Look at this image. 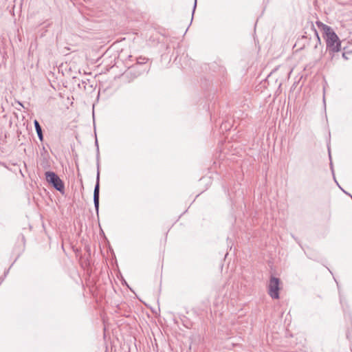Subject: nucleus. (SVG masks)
<instances>
[{
    "mask_svg": "<svg viewBox=\"0 0 352 352\" xmlns=\"http://www.w3.org/2000/svg\"><path fill=\"white\" fill-rule=\"evenodd\" d=\"M316 23L318 28L322 31L323 37L326 41L327 50L333 56L334 53L341 50V41L330 26L320 21H317Z\"/></svg>",
    "mask_w": 352,
    "mask_h": 352,
    "instance_id": "obj_1",
    "label": "nucleus"
},
{
    "mask_svg": "<svg viewBox=\"0 0 352 352\" xmlns=\"http://www.w3.org/2000/svg\"><path fill=\"white\" fill-rule=\"evenodd\" d=\"M142 63L139 60L136 64L130 67L124 74L123 77L126 79L127 82H130L134 79L140 76L145 69H142Z\"/></svg>",
    "mask_w": 352,
    "mask_h": 352,
    "instance_id": "obj_2",
    "label": "nucleus"
},
{
    "mask_svg": "<svg viewBox=\"0 0 352 352\" xmlns=\"http://www.w3.org/2000/svg\"><path fill=\"white\" fill-rule=\"evenodd\" d=\"M45 175L47 182L52 184L56 190L63 194L65 191V185L58 175L52 171H47Z\"/></svg>",
    "mask_w": 352,
    "mask_h": 352,
    "instance_id": "obj_3",
    "label": "nucleus"
},
{
    "mask_svg": "<svg viewBox=\"0 0 352 352\" xmlns=\"http://www.w3.org/2000/svg\"><path fill=\"white\" fill-rule=\"evenodd\" d=\"M96 144L97 145V159L99 160V148L98 145V141L96 140ZM98 172L96 176V182L94 190V203L97 214L99 210V197H100V171H99V162L97 163Z\"/></svg>",
    "mask_w": 352,
    "mask_h": 352,
    "instance_id": "obj_4",
    "label": "nucleus"
},
{
    "mask_svg": "<svg viewBox=\"0 0 352 352\" xmlns=\"http://www.w3.org/2000/svg\"><path fill=\"white\" fill-rule=\"evenodd\" d=\"M279 278L274 276L270 278L268 285V294L273 299H278L279 298Z\"/></svg>",
    "mask_w": 352,
    "mask_h": 352,
    "instance_id": "obj_5",
    "label": "nucleus"
},
{
    "mask_svg": "<svg viewBox=\"0 0 352 352\" xmlns=\"http://www.w3.org/2000/svg\"><path fill=\"white\" fill-rule=\"evenodd\" d=\"M307 26L310 27L311 30L313 31V32L314 34L315 41H316V44L314 45V49H317L318 45H321V41H320V38L319 37L318 31L316 30V28L314 26V23L312 21L307 22Z\"/></svg>",
    "mask_w": 352,
    "mask_h": 352,
    "instance_id": "obj_6",
    "label": "nucleus"
},
{
    "mask_svg": "<svg viewBox=\"0 0 352 352\" xmlns=\"http://www.w3.org/2000/svg\"><path fill=\"white\" fill-rule=\"evenodd\" d=\"M34 128H35V130H36V132L37 133V135H38V139L40 140V141H43V131H42V128L38 122V120H34Z\"/></svg>",
    "mask_w": 352,
    "mask_h": 352,
    "instance_id": "obj_7",
    "label": "nucleus"
},
{
    "mask_svg": "<svg viewBox=\"0 0 352 352\" xmlns=\"http://www.w3.org/2000/svg\"><path fill=\"white\" fill-rule=\"evenodd\" d=\"M196 6H197V0H195V4H194L193 10H192V14H193V13H194V12H195V10Z\"/></svg>",
    "mask_w": 352,
    "mask_h": 352,
    "instance_id": "obj_8",
    "label": "nucleus"
},
{
    "mask_svg": "<svg viewBox=\"0 0 352 352\" xmlns=\"http://www.w3.org/2000/svg\"><path fill=\"white\" fill-rule=\"evenodd\" d=\"M342 57H343L344 59H346V60H347V59H348V57L346 56V53L343 52V53H342Z\"/></svg>",
    "mask_w": 352,
    "mask_h": 352,
    "instance_id": "obj_9",
    "label": "nucleus"
},
{
    "mask_svg": "<svg viewBox=\"0 0 352 352\" xmlns=\"http://www.w3.org/2000/svg\"><path fill=\"white\" fill-rule=\"evenodd\" d=\"M18 104H19L21 107H23V105L22 104V103H21V102H18Z\"/></svg>",
    "mask_w": 352,
    "mask_h": 352,
    "instance_id": "obj_10",
    "label": "nucleus"
}]
</instances>
